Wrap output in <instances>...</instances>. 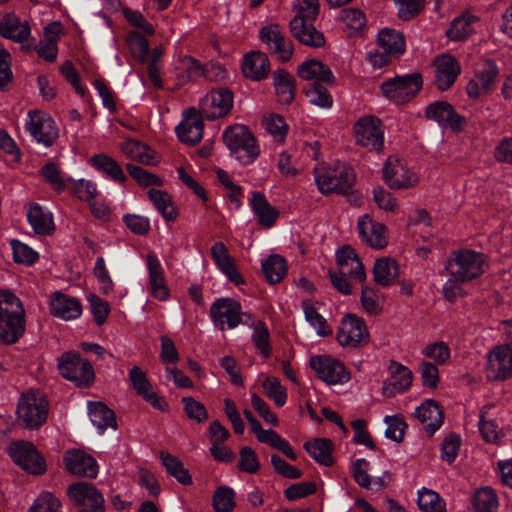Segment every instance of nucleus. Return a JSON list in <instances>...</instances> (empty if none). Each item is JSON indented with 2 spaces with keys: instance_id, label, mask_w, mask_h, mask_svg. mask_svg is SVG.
I'll return each mask as SVG.
<instances>
[{
  "instance_id": "nucleus-23",
  "label": "nucleus",
  "mask_w": 512,
  "mask_h": 512,
  "mask_svg": "<svg viewBox=\"0 0 512 512\" xmlns=\"http://www.w3.org/2000/svg\"><path fill=\"white\" fill-rule=\"evenodd\" d=\"M66 469L73 475L95 478L98 475L96 460L81 449H71L65 453Z\"/></svg>"
},
{
  "instance_id": "nucleus-25",
  "label": "nucleus",
  "mask_w": 512,
  "mask_h": 512,
  "mask_svg": "<svg viewBox=\"0 0 512 512\" xmlns=\"http://www.w3.org/2000/svg\"><path fill=\"white\" fill-rule=\"evenodd\" d=\"M435 84L441 91L449 89L461 72L458 61L451 55L443 54L435 58Z\"/></svg>"
},
{
  "instance_id": "nucleus-31",
  "label": "nucleus",
  "mask_w": 512,
  "mask_h": 512,
  "mask_svg": "<svg viewBox=\"0 0 512 512\" xmlns=\"http://www.w3.org/2000/svg\"><path fill=\"white\" fill-rule=\"evenodd\" d=\"M50 311L55 317L65 321L77 319L82 314V305L74 297L61 292H55L50 300Z\"/></svg>"
},
{
  "instance_id": "nucleus-56",
  "label": "nucleus",
  "mask_w": 512,
  "mask_h": 512,
  "mask_svg": "<svg viewBox=\"0 0 512 512\" xmlns=\"http://www.w3.org/2000/svg\"><path fill=\"white\" fill-rule=\"evenodd\" d=\"M212 501L215 512H233L236 506L235 492L228 486H221L214 492Z\"/></svg>"
},
{
  "instance_id": "nucleus-11",
  "label": "nucleus",
  "mask_w": 512,
  "mask_h": 512,
  "mask_svg": "<svg viewBox=\"0 0 512 512\" xmlns=\"http://www.w3.org/2000/svg\"><path fill=\"white\" fill-rule=\"evenodd\" d=\"M486 378L490 381H504L512 378V345L495 346L487 354Z\"/></svg>"
},
{
  "instance_id": "nucleus-34",
  "label": "nucleus",
  "mask_w": 512,
  "mask_h": 512,
  "mask_svg": "<svg viewBox=\"0 0 512 512\" xmlns=\"http://www.w3.org/2000/svg\"><path fill=\"white\" fill-rule=\"evenodd\" d=\"M249 204L261 226L271 228L275 224L279 217V211L268 202L262 193L253 192Z\"/></svg>"
},
{
  "instance_id": "nucleus-17",
  "label": "nucleus",
  "mask_w": 512,
  "mask_h": 512,
  "mask_svg": "<svg viewBox=\"0 0 512 512\" xmlns=\"http://www.w3.org/2000/svg\"><path fill=\"white\" fill-rule=\"evenodd\" d=\"M8 453L18 466L31 474L39 475L46 470L44 459L30 442H13L8 448Z\"/></svg>"
},
{
  "instance_id": "nucleus-49",
  "label": "nucleus",
  "mask_w": 512,
  "mask_h": 512,
  "mask_svg": "<svg viewBox=\"0 0 512 512\" xmlns=\"http://www.w3.org/2000/svg\"><path fill=\"white\" fill-rule=\"evenodd\" d=\"M262 271L269 283H278L287 273L286 261L279 255H271L262 261Z\"/></svg>"
},
{
  "instance_id": "nucleus-48",
  "label": "nucleus",
  "mask_w": 512,
  "mask_h": 512,
  "mask_svg": "<svg viewBox=\"0 0 512 512\" xmlns=\"http://www.w3.org/2000/svg\"><path fill=\"white\" fill-rule=\"evenodd\" d=\"M498 498L489 487L478 489L472 497L471 512H497Z\"/></svg>"
},
{
  "instance_id": "nucleus-50",
  "label": "nucleus",
  "mask_w": 512,
  "mask_h": 512,
  "mask_svg": "<svg viewBox=\"0 0 512 512\" xmlns=\"http://www.w3.org/2000/svg\"><path fill=\"white\" fill-rule=\"evenodd\" d=\"M417 503L422 512H446L445 500L432 489H420Z\"/></svg>"
},
{
  "instance_id": "nucleus-35",
  "label": "nucleus",
  "mask_w": 512,
  "mask_h": 512,
  "mask_svg": "<svg viewBox=\"0 0 512 512\" xmlns=\"http://www.w3.org/2000/svg\"><path fill=\"white\" fill-rule=\"evenodd\" d=\"M269 70V59L265 53L252 51L244 56L242 71L245 77L259 81L267 77Z\"/></svg>"
},
{
  "instance_id": "nucleus-28",
  "label": "nucleus",
  "mask_w": 512,
  "mask_h": 512,
  "mask_svg": "<svg viewBox=\"0 0 512 512\" xmlns=\"http://www.w3.org/2000/svg\"><path fill=\"white\" fill-rule=\"evenodd\" d=\"M211 256L217 268L226 276V278L236 286L245 283L244 278L238 271L234 259L229 255L223 242H216L211 247Z\"/></svg>"
},
{
  "instance_id": "nucleus-54",
  "label": "nucleus",
  "mask_w": 512,
  "mask_h": 512,
  "mask_svg": "<svg viewBox=\"0 0 512 512\" xmlns=\"http://www.w3.org/2000/svg\"><path fill=\"white\" fill-rule=\"evenodd\" d=\"M323 84L324 83H310L304 87L303 91L311 104L320 108L329 109L333 105V99Z\"/></svg>"
},
{
  "instance_id": "nucleus-37",
  "label": "nucleus",
  "mask_w": 512,
  "mask_h": 512,
  "mask_svg": "<svg viewBox=\"0 0 512 512\" xmlns=\"http://www.w3.org/2000/svg\"><path fill=\"white\" fill-rule=\"evenodd\" d=\"M478 21V16L466 11L452 20L446 35L451 41H464L475 33V24Z\"/></svg>"
},
{
  "instance_id": "nucleus-9",
  "label": "nucleus",
  "mask_w": 512,
  "mask_h": 512,
  "mask_svg": "<svg viewBox=\"0 0 512 512\" xmlns=\"http://www.w3.org/2000/svg\"><path fill=\"white\" fill-rule=\"evenodd\" d=\"M353 135L356 144L369 151L379 152L383 149L384 131L377 117H360L353 125Z\"/></svg>"
},
{
  "instance_id": "nucleus-44",
  "label": "nucleus",
  "mask_w": 512,
  "mask_h": 512,
  "mask_svg": "<svg viewBox=\"0 0 512 512\" xmlns=\"http://www.w3.org/2000/svg\"><path fill=\"white\" fill-rule=\"evenodd\" d=\"M254 434L257 439L261 443H265L270 445L271 447L280 450L283 452L289 459L295 461L297 459L296 453L293 451L292 447L288 443L287 440L282 438L277 432L271 429H263L260 426Z\"/></svg>"
},
{
  "instance_id": "nucleus-2",
  "label": "nucleus",
  "mask_w": 512,
  "mask_h": 512,
  "mask_svg": "<svg viewBox=\"0 0 512 512\" xmlns=\"http://www.w3.org/2000/svg\"><path fill=\"white\" fill-rule=\"evenodd\" d=\"M487 266L484 254L471 249H457L451 252L444 269L450 277L462 282L479 278Z\"/></svg>"
},
{
  "instance_id": "nucleus-45",
  "label": "nucleus",
  "mask_w": 512,
  "mask_h": 512,
  "mask_svg": "<svg viewBox=\"0 0 512 512\" xmlns=\"http://www.w3.org/2000/svg\"><path fill=\"white\" fill-rule=\"evenodd\" d=\"M148 198L166 221L170 222L176 219L177 210L172 203L171 196L166 191L152 188L148 191Z\"/></svg>"
},
{
  "instance_id": "nucleus-63",
  "label": "nucleus",
  "mask_w": 512,
  "mask_h": 512,
  "mask_svg": "<svg viewBox=\"0 0 512 512\" xmlns=\"http://www.w3.org/2000/svg\"><path fill=\"white\" fill-rule=\"evenodd\" d=\"M339 19L350 30V33H356L365 26L366 17L364 13L356 8H346L340 12Z\"/></svg>"
},
{
  "instance_id": "nucleus-51",
  "label": "nucleus",
  "mask_w": 512,
  "mask_h": 512,
  "mask_svg": "<svg viewBox=\"0 0 512 512\" xmlns=\"http://www.w3.org/2000/svg\"><path fill=\"white\" fill-rule=\"evenodd\" d=\"M304 448L307 453L319 464L330 466L332 464L331 442L320 438L306 442Z\"/></svg>"
},
{
  "instance_id": "nucleus-57",
  "label": "nucleus",
  "mask_w": 512,
  "mask_h": 512,
  "mask_svg": "<svg viewBox=\"0 0 512 512\" xmlns=\"http://www.w3.org/2000/svg\"><path fill=\"white\" fill-rule=\"evenodd\" d=\"M67 181L71 184V193L78 199L86 201L87 203L91 202L98 194L97 185L91 180L83 178L74 180L69 177Z\"/></svg>"
},
{
  "instance_id": "nucleus-1",
  "label": "nucleus",
  "mask_w": 512,
  "mask_h": 512,
  "mask_svg": "<svg viewBox=\"0 0 512 512\" xmlns=\"http://www.w3.org/2000/svg\"><path fill=\"white\" fill-rule=\"evenodd\" d=\"M24 331L25 311L22 302L12 292H0V343L14 344Z\"/></svg>"
},
{
  "instance_id": "nucleus-52",
  "label": "nucleus",
  "mask_w": 512,
  "mask_h": 512,
  "mask_svg": "<svg viewBox=\"0 0 512 512\" xmlns=\"http://www.w3.org/2000/svg\"><path fill=\"white\" fill-rule=\"evenodd\" d=\"M120 149L132 160L146 165L155 163L154 157L149 153V148L139 141L127 139L120 145Z\"/></svg>"
},
{
  "instance_id": "nucleus-46",
  "label": "nucleus",
  "mask_w": 512,
  "mask_h": 512,
  "mask_svg": "<svg viewBox=\"0 0 512 512\" xmlns=\"http://www.w3.org/2000/svg\"><path fill=\"white\" fill-rule=\"evenodd\" d=\"M91 164L100 172L110 177L112 180L123 183L126 181V176L118 164L113 158L106 154H97L91 158Z\"/></svg>"
},
{
  "instance_id": "nucleus-42",
  "label": "nucleus",
  "mask_w": 512,
  "mask_h": 512,
  "mask_svg": "<svg viewBox=\"0 0 512 512\" xmlns=\"http://www.w3.org/2000/svg\"><path fill=\"white\" fill-rule=\"evenodd\" d=\"M378 44L391 57H399L405 52L404 36L393 29H382L378 33Z\"/></svg>"
},
{
  "instance_id": "nucleus-20",
  "label": "nucleus",
  "mask_w": 512,
  "mask_h": 512,
  "mask_svg": "<svg viewBox=\"0 0 512 512\" xmlns=\"http://www.w3.org/2000/svg\"><path fill=\"white\" fill-rule=\"evenodd\" d=\"M499 70L492 60H483L476 69L475 76L471 79L466 87L467 94L470 98H479L488 94L492 90Z\"/></svg>"
},
{
  "instance_id": "nucleus-40",
  "label": "nucleus",
  "mask_w": 512,
  "mask_h": 512,
  "mask_svg": "<svg viewBox=\"0 0 512 512\" xmlns=\"http://www.w3.org/2000/svg\"><path fill=\"white\" fill-rule=\"evenodd\" d=\"M176 77L181 82L195 81L204 75L203 65L188 55H181L175 60Z\"/></svg>"
},
{
  "instance_id": "nucleus-10",
  "label": "nucleus",
  "mask_w": 512,
  "mask_h": 512,
  "mask_svg": "<svg viewBox=\"0 0 512 512\" xmlns=\"http://www.w3.org/2000/svg\"><path fill=\"white\" fill-rule=\"evenodd\" d=\"M310 366L317 377L327 385H341L351 379L350 371L345 365L328 355H317L310 359Z\"/></svg>"
},
{
  "instance_id": "nucleus-38",
  "label": "nucleus",
  "mask_w": 512,
  "mask_h": 512,
  "mask_svg": "<svg viewBox=\"0 0 512 512\" xmlns=\"http://www.w3.org/2000/svg\"><path fill=\"white\" fill-rule=\"evenodd\" d=\"M426 116L451 129H458L461 126V117L454 112L453 107L447 102L430 104L426 108Z\"/></svg>"
},
{
  "instance_id": "nucleus-47",
  "label": "nucleus",
  "mask_w": 512,
  "mask_h": 512,
  "mask_svg": "<svg viewBox=\"0 0 512 512\" xmlns=\"http://www.w3.org/2000/svg\"><path fill=\"white\" fill-rule=\"evenodd\" d=\"M160 458L167 473L183 485L192 484V477L183 463L168 452L161 451Z\"/></svg>"
},
{
  "instance_id": "nucleus-60",
  "label": "nucleus",
  "mask_w": 512,
  "mask_h": 512,
  "mask_svg": "<svg viewBox=\"0 0 512 512\" xmlns=\"http://www.w3.org/2000/svg\"><path fill=\"white\" fill-rule=\"evenodd\" d=\"M251 339L263 357L268 358L271 356L270 334L268 327L263 321H258L254 325Z\"/></svg>"
},
{
  "instance_id": "nucleus-41",
  "label": "nucleus",
  "mask_w": 512,
  "mask_h": 512,
  "mask_svg": "<svg viewBox=\"0 0 512 512\" xmlns=\"http://www.w3.org/2000/svg\"><path fill=\"white\" fill-rule=\"evenodd\" d=\"M88 414L92 424L103 432L107 428H116V419L114 412L102 402H90L88 404Z\"/></svg>"
},
{
  "instance_id": "nucleus-27",
  "label": "nucleus",
  "mask_w": 512,
  "mask_h": 512,
  "mask_svg": "<svg viewBox=\"0 0 512 512\" xmlns=\"http://www.w3.org/2000/svg\"><path fill=\"white\" fill-rule=\"evenodd\" d=\"M211 256L217 268L226 276V278L236 286L245 283L244 278L238 271L234 259L229 255L223 242H216L211 247Z\"/></svg>"
},
{
  "instance_id": "nucleus-4",
  "label": "nucleus",
  "mask_w": 512,
  "mask_h": 512,
  "mask_svg": "<svg viewBox=\"0 0 512 512\" xmlns=\"http://www.w3.org/2000/svg\"><path fill=\"white\" fill-rule=\"evenodd\" d=\"M223 139L231 155L244 165L252 163L260 154L255 137L244 125L236 124L226 128Z\"/></svg>"
},
{
  "instance_id": "nucleus-14",
  "label": "nucleus",
  "mask_w": 512,
  "mask_h": 512,
  "mask_svg": "<svg viewBox=\"0 0 512 512\" xmlns=\"http://www.w3.org/2000/svg\"><path fill=\"white\" fill-rule=\"evenodd\" d=\"M383 178L391 189H408L417 185V173L397 157H389L383 167Z\"/></svg>"
},
{
  "instance_id": "nucleus-36",
  "label": "nucleus",
  "mask_w": 512,
  "mask_h": 512,
  "mask_svg": "<svg viewBox=\"0 0 512 512\" xmlns=\"http://www.w3.org/2000/svg\"><path fill=\"white\" fill-rule=\"evenodd\" d=\"M27 220L33 231L39 235H49L55 229L52 213L38 203L29 206Z\"/></svg>"
},
{
  "instance_id": "nucleus-8",
  "label": "nucleus",
  "mask_w": 512,
  "mask_h": 512,
  "mask_svg": "<svg viewBox=\"0 0 512 512\" xmlns=\"http://www.w3.org/2000/svg\"><path fill=\"white\" fill-rule=\"evenodd\" d=\"M422 77L418 73L396 76L381 84L383 95L396 104L410 101L422 87Z\"/></svg>"
},
{
  "instance_id": "nucleus-53",
  "label": "nucleus",
  "mask_w": 512,
  "mask_h": 512,
  "mask_svg": "<svg viewBox=\"0 0 512 512\" xmlns=\"http://www.w3.org/2000/svg\"><path fill=\"white\" fill-rule=\"evenodd\" d=\"M360 303L367 314L375 316L382 312L384 297L375 288L363 286L361 289Z\"/></svg>"
},
{
  "instance_id": "nucleus-3",
  "label": "nucleus",
  "mask_w": 512,
  "mask_h": 512,
  "mask_svg": "<svg viewBox=\"0 0 512 512\" xmlns=\"http://www.w3.org/2000/svg\"><path fill=\"white\" fill-rule=\"evenodd\" d=\"M49 405L45 397L34 390L22 393L16 406V422L29 430L39 429L48 418Z\"/></svg>"
},
{
  "instance_id": "nucleus-59",
  "label": "nucleus",
  "mask_w": 512,
  "mask_h": 512,
  "mask_svg": "<svg viewBox=\"0 0 512 512\" xmlns=\"http://www.w3.org/2000/svg\"><path fill=\"white\" fill-rule=\"evenodd\" d=\"M127 47L132 56L140 62L147 61L149 45L147 39L136 31L129 32L126 37Z\"/></svg>"
},
{
  "instance_id": "nucleus-64",
  "label": "nucleus",
  "mask_w": 512,
  "mask_h": 512,
  "mask_svg": "<svg viewBox=\"0 0 512 512\" xmlns=\"http://www.w3.org/2000/svg\"><path fill=\"white\" fill-rule=\"evenodd\" d=\"M263 126L276 142H283L286 138L288 127L283 117L270 114L263 120Z\"/></svg>"
},
{
  "instance_id": "nucleus-30",
  "label": "nucleus",
  "mask_w": 512,
  "mask_h": 512,
  "mask_svg": "<svg viewBox=\"0 0 512 512\" xmlns=\"http://www.w3.org/2000/svg\"><path fill=\"white\" fill-rule=\"evenodd\" d=\"M31 34L30 26L21 21L14 13H0V35L14 42H24Z\"/></svg>"
},
{
  "instance_id": "nucleus-39",
  "label": "nucleus",
  "mask_w": 512,
  "mask_h": 512,
  "mask_svg": "<svg viewBox=\"0 0 512 512\" xmlns=\"http://www.w3.org/2000/svg\"><path fill=\"white\" fill-rule=\"evenodd\" d=\"M399 276L397 262L388 257H382L375 261L373 266V280L377 285L386 287L392 285Z\"/></svg>"
},
{
  "instance_id": "nucleus-15",
  "label": "nucleus",
  "mask_w": 512,
  "mask_h": 512,
  "mask_svg": "<svg viewBox=\"0 0 512 512\" xmlns=\"http://www.w3.org/2000/svg\"><path fill=\"white\" fill-rule=\"evenodd\" d=\"M70 500L81 512H104V498L90 483L78 482L67 488Z\"/></svg>"
},
{
  "instance_id": "nucleus-21",
  "label": "nucleus",
  "mask_w": 512,
  "mask_h": 512,
  "mask_svg": "<svg viewBox=\"0 0 512 512\" xmlns=\"http://www.w3.org/2000/svg\"><path fill=\"white\" fill-rule=\"evenodd\" d=\"M389 377L383 382L382 391L386 397H394L406 392L412 385V371L405 365L391 361L388 366Z\"/></svg>"
},
{
  "instance_id": "nucleus-13",
  "label": "nucleus",
  "mask_w": 512,
  "mask_h": 512,
  "mask_svg": "<svg viewBox=\"0 0 512 512\" xmlns=\"http://www.w3.org/2000/svg\"><path fill=\"white\" fill-rule=\"evenodd\" d=\"M369 339L365 321L355 314L345 315L340 323L337 340L342 347L358 348Z\"/></svg>"
},
{
  "instance_id": "nucleus-16",
  "label": "nucleus",
  "mask_w": 512,
  "mask_h": 512,
  "mask_svg": "<svg viewBox=\"0 0 512 512\" xmlns=\"http://www.w3.org/2000/svg\"><path fill=\"white\" fill-rule=\"evenodd\" d=\"M233 107V93L226 88L211 90L201 100L199 113L208 120L226 116Z\"/></svg>"
},
{
  "instance_id": "nucleus-19",
  "label": "nucleus",
  "mask_w": 512,
  "mask_h": 512,
  "mask_svg": "<svg viewBox=\"0 0 512 512\" xmlns=\"http://www.w3.org/2000/svg\"><path fill=\"white\" fill-rule=\"evenodd\" d=\"M128 381L136 394L152 407L160 411L167 410V402L154 391L146 372L141 367L133 366L129 370Z\"/></svg>"
},
{
  "instance_id": "nucleus-24",
  "label": "nucleus",
  "mask_w": 512,
  "mask_h": 512,
  "mask_svg": "<svg viewBox=\"0 0 512 512\" xmlns=\"http://www.w3.org/2000/svg\"><path fill=\"white\" fill-rule=\"evenodd\" d=\"M201 114L190 108L183 113L182 121L176 127V133L181 142L195 145L202 139L203 122Z\"/></svg>"
},
{
  "instance_id": "nucleus-7",
  "label": "nucleus",
  "mask_w": 512,
  "mask_h": 512,
  "mask_svg": "<svg viewBox=\"0 0 512 512\" xmlns=\"http://www.w3.org/2000/svg\"><path fill=\"white\" fill-rule=\"evenodd\" d=\"M59 373L77 386L90 385L95 377L92 365L79 354L68 351L58 358Z\"/></svg>"
},
{
  "instance_id": "nucleus-18",
  "label": "nucleus",
  "mask_w": 512,
  "mask_h": 512,
  "mask_svg": "<svg viewBox=\"0 0 512 512\" xmlns=\"http://www.w3.org/2000/svg\"><path fill=\"white\" fill-rule=\"evenodd\" d=\"M259 37L279 61L287 62L291 59L293 45L279 25L269 24L264 26L259 32Z\"/></svg>"
},
{
  "instance_id": "nucleus-26",
  "label": "nucleus",
  "mask_w": 512,
  "mask_h": 512,
  "mask_svg": "<svg viewBox=\"0 0 512 512\" xmlns=\"http://www.w3.org/2000/svg\"><path fill=\"white\" fill-rule=\"evenodd\" d=\"M336 258L339 272L342 275H347L359 282L366 280L364 265L353 248L350 246L340 248L336 253Z\"/></svg>"
},
{
  "instance_id": "nucleus-5",
  "label": "nucleus",
  "mask_w": 512,
  "mask_h": 512,
  "mask_svg": "<svg viewBox=\"0 0 512 512\" xmlns=\"http://www.w3.org/2000/svg\"><path fill=\"white\" fill-rule=\"evenodd\" d=\"M210 318L212 323L220 330L235 329L239 325H253L250 313L243 312L239 301L221 297L216 299L210 307Z\"/></svg>"
},
{
  "instance_id": "nucleus-6",
  "label": "nucleus",
  "mask_w": 512,
  "mask_h": 512,
  "mask_svg": "<svg viewBox=\"0 0 512 512\" xmlns=\"http://www.w3.org/2000/svg\"><path fill=\"white\" fill-rule=\"evenodd\" d=\"M314 179L323 194L344 193L354 184L355 175L352 168L346 165L335 167L319 165L314 169Z\"/></svg>"
},
{
  "instance_id": "nucleus-61",
  "label": "nucleus",
  "mask_w": 512,
  "mask_h": 512,
  "mask_svg": "<svg viewBox=\"0 0 512 512\" xmlns=\"http://www.w3.org/2000/svg\"><path fill=\"white\" fill-rule=\"evenodd\" d=\"M27 512H62V504L51 492H42Z\"/></svg>"
},
{
  "instance_id": "nucleus-29",
  "label": "nucleus",
  "mask_w": 512,
  "mask_h": 512,
  "mask_svg": "<svg viewBox=\"0 0 512 512\" xmlns=\"http://www.w3.org/2000/svg\"><path fill=\"white\" fill-rule=\"evenodd\" d=\"M297 75L299 78L311 83L333 85L336 81L331 69L316 59H309L301 63L297 68Z\"/></svg>"
},
{
  "instance_id": "nucleus-43",
  "label": "nucleus",
  "mask_w": 512,
  "mask_h": 512,
  "mask_svg": "<svg viewBox=\"0 0 512 512\" xmlns=\"http://www.w3.org/2000/svg\"><path fill=\"white\" fill-rule=\"evenodd\" d=\"M273 84L279 102L284 105L291 104L295 96L293 77L287 71L278 69L273 73Z\"/></svg>"
},
{
  "instance_id": "nucleus-58",
  "label": "nucleus",
  "mask_w": 512,
  "mask_h": 512,
  "mask_svg": "<svg viewBox=\"0 0 512 512\" xmlns=\"http://www.w3.org/2000/svg\"><path fill=\"white\" fill-rule=\"evenodd\" d=\"M262 387L266 396L272 400L277 407H283L288 399L286 388L280 383L279 379L275 377L266 378Z\"/></svg>"
},
{
  "instance_id": "nucleus-12",
  "label": "nucleus",
  "mask_w": 512,
  "mask_h": 512,
  "mask_svg": "<svg viewBox=\"0 0 512 512\" xmlns=\"http://www.w3.org/2000/svg\"><path fill=\"white\" fill-rule=\"evenodd\" d=\"M25 129L38 143L46 147L51 146L58 138V128L54 120L43 111H29Z\"/></svg>"
},
{
  "instance_id": "nucleus-22",
  "label": "nucleus",
  "mask_w": 512,
  "mask_h": 512,
  "mask_svg": "<svg viewBox=\"0 0 512 512\" xmlns=\"http://www.w3.org/2000/svg\"><path fill=\"white\" fill-rule=\"evenodd\" d=\"M361 240L373 249H383L388 244L387 228L368 214H364L357 222Z\"/></svg>"
},
{
  "instance_id": "nucleus-33",
  "label": "nucleus",
  "mask_w": 512,
  "mask_h": 512,
  "mask_svg": "<svg viewBox=\"0 0 512 512\" xmlns=\"http://www.w3.org/2000/svg\"><path fill=\"white\" fill-rule=\"evenodd\" d=\"M313 20L295 16L290 21V29L293 36L301 43L311 47H321L324 45L325 40L321 32L317 31L311 24Z\"/></svg>"
},
{
  "instance_id": "nucleus-55",
  "label": "nucleus",
  "mask_w": 512,
  "mask_h": 512,
  "mask_svg": "<svg viewBox=\"0 0 512 512\" xmlns=\"http://www.w3.org/2000/svg\"><path fill=\"white\" fill-rule=\"evenodd\" d=\"M306 321L315 329L318 336L325 337L332 334V328L327 320L317 311L315 306L308 302L303 303Z\"/></svg>"
},
{
  "instance_id": "nucleus-32",
  "label": "nucleus",
  "mask_w": 512,
  "mask_h": 512,
  "mask_svg": "<svg viewBox=\"0 0 512 512\" xmlns=\"http://www.w3.org/2000/svg\"><path fill=\"white\" fill-rule=\"evenodd\" d=\"M415 417L422 424L424 430L432 435L443 424V411L433 399L425 400L415 409Z\"/></svg>"
},
{
  "instance_id": "nucleus-62",
  "label": "nucleus",
  "mask_w": 512,
  "mask_h": 512,
  "mask_svg": "<svg viewBox=\"0 0 512 512\" xmlns=\"http://www.w3.org/2000/svg\"><path fill=\"white\" fill-rule=\"evenodd\" d=\"M39 174L55 191L62 192L66 188V181L55 163L49 162L43 165Z\"/></svg>"
}]
</instances>
